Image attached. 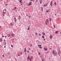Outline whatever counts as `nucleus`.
I'll return each mask as SVG.
<instances>
[{"mask_svg":"<svg viewBox=\"0 0 61 61\" xmlns=\"http://www.w3.org/2000/svg\"><path fill=\"white\" fill-rule=\"evenodd\" d=\"M6 10H3V14H5L6 13Z\"/></svg>","mask_w":61,"mask_h":61,"instance_id":"obj_1","label":"nucleus"},{"mask_svg":"<svg viewBox=\"0 0 61 61\" xmlns=\"http://www.w3.org/2000/svg\"><path fill=\"white\" fill-rule=\"evenodd\" d=\"M38 46L40 48H41V49L42 48V47H41V45H39V44L38 45Z\"/></svg>","mask_w":61,"mask_h":61,"instance_id":"obj_2","label":"nucleus"},{"mask_svg":"<svg viewBox=\"0 0 61 61\" xmlns=\"http://www.w3.org/2000/svg\"><path fill=\"white\" fill-rule=\"evenodd\" d=\"M32 5V2H30V3L28 4V6H29L30 5Z\"/></svg>","mask_w":61,"mask_h":61,"instance_id":"obj_3","label":"nucleus"},{"mask_svg":"<svg viewBox=\"0 0 61 61\" xmlns=\"http://www.w3.org/2000/svg\"><path fill=\"white\" fill-rule=\"evenodd\" d=\"M52 2H53V1H51V6H52Z\"/></svg>","mask_w":61,"mask_h":61,"instance_id":"obj_4","label":"nucleus"},{"mask_svg":"<svg viewBox=\"0 0 61 61\" xmlns=\"http://www.w3.org/2000/svg\"><path fill=\"white\" fill-rule=\"evenodd\" d=\"M42 34L43 35V36H45V35H46V34H45V33H44V32H42Z\"/></svg>","mask_w":61,"mask_h":61,"instance_id":"obj_5","label":"nucleus"},{"mask_svg":"<svg viewBox=\"0 0 61 61\" xmlns=\"http://www.w3.org/2000/svg\"><path fill=\"white\" fill-rule=\"evenodd\" d=\"M45 6H47V4H45L43 5V6L44 7Z\"/></svg>","mask_w":61,"mask_h":61,"instance_id":"obj_6","label":"nucleus"},{"mask_svg":"<svg viewBox=\"0 0 61 61\" xmlns=\"http://www.w3.org/2000/svg\"><path fill=\"white\" fill-rule=\"evenodd\" d=\"M50 39H51L52 38V36L51 35L50 36Z\"/></svg>","mask_w":61,"mask_h":61,"instance_id":"obj_7","label":"nucleus"},{"mask_svg":"<svg viewBox=\"0 0 61 61\" xmlns=\"http://www.w3.org/2000/svg\"><path fill=\"white\" fill-rule=\"evenodd\" d=\"M11 35L12 36H15V35L13 34H11Z\"/></svg>","mask_w":61,"mask_h":61,"instance_id":"obj_8","label":"nucleus"},{"mask_svg":"<svg viewBox=\"0 0 61 61\" xmlns=\"http://www.w3.org/2000/svg\"><path fill=\"white\" fill-rule=\"evenodd\" d=\"M30 26L29 25V27H28V28L27 29L28 30H29V29L30 28Z\"/></svg>","mask_w":61,"mask_h":61,"instance_id":"obj_9","label":"nucleus"},{"mask_svg":"<svg viewBox=\"0 0 61 61\" xmlns=\"http://www.w3.org/2000/svg\"><path fill=\"white\" fill-rule=\"evenodd\" d=\"M22 0H20L19 2H20V3H22Z\"/></svg>","mask_w":61,"mask_h":61,"instance_id":"obj_10","label":"nucleus"},{"mask_svg":"<svg viewBox=\"0 0 61 61\" xmlns=\"http://www.w3.org/2000/svg\"><path fill=\"white\" fill-rule=\"evenodd\" d=\"M25 51L24 50V52H26V48H25Z\"/></svg>","mask_w":61,"mask_h":61,"instance_id":"obj_11","label":"nucleus"},{"mask_svg":"<svg viewBox=\"0 0 61 61\" xmlns=\"http://www.w3.org/2000/svg\"><path fill=\"white\" fill-rule=\"evenodd\" d=\"M44 49L45 50V51H46L47 50V49L46 48H44Z\"/></svg>","mask_w":61,"mask_h":61,"instance_id":"obj_12","label":"nucleus"},{"mask_svg":"<svg viewBox=\"0 0 61 61\" xmlns=\"http://www.w3.org/2000/svg\"><path fill=\"white\" fill-rule=\"evenodd\" d=\"M8 36L9 37H10V35L9 34H8Z\"/></svg>","mask_w":61,"mask_h":61,"instance_id":"obj_13","label":"nucleus"},{"mask_svg":"<svg viewBox=\"0 0 61 61\" xmlns=\"http://www.w3.org/2000/svg\"><path fill=\"white\" fill-rule=\"evenodd\" d=\"M42 0H40V4H42Z\"/></svg>","mask_w":61,"mask_h":61,"instance_id":"obj_14","label":"nucleus"},{"mask_svg":"<svg viewBox=\"0 0 61 61\" xmlns=\"http://www.w3.org/2000/svg\"><path fill=\"white\" fill-rule=\"evenodd\" d=\"M52 52H53V54H55V51H54L53 50Z\"/></svg>","mask_w":61,"mask_h":61,"instance_id":"obj_15","label":"nucleus"},{"mask_svg":"<svg viewBox=\"0 0 61 61\" xmlns=\"http://www.w3.org/2000/svg\"><path fill=\"white\" fill-rule=\"evenodd\" d=\"M0 42H2V38H0Z\"/></svg>","mask_w":61,"mask_h":61,"instance_id":"obj_16","label":"nucleus"},{"mask_svg":"<svg viewBox=\"0 0 61 61\" xmlns=\"http://www.w3.org/2000/svg\"><path fill=\"white\" fill-rule=\"evenodd\" d=\"M46 20V22H47V23L48 22H49L48 20L47 19Z\"/></svg>","mask_w":61,"mask_h":61,"instance_id":"obj_17","label":"nucleus"},{"mask_svg":"<svg viewBox=\"0 0 61 61\" xmlns=\"http://www.w3.org/2000/svg\"><path fill=\"white\" fill-rule=\"evenodd\" d=\"M54 54L55 55V56H56V55H57V54L56 53H55Z\"/></svg>","mask_w":61,"mask_h":61,"instance_id":"obj_18","label":"nucleus"},{"mask_svg":"<svg viewBox=\"0 0 61 61\" xmlns=\"http://www.w3.org/2000/svg\"><path fill=\"white\" fill-rule=\"evenodd\" d=\"M29 55L27 59L28 60V59H29Z\"/></svg>","mask_w":61,"mask_h":61,"instance_id":"obj_19","label":"nucleus"},{"mask_svg":"<svg viewBox=\"0 0 61 61\" xmlns=\"http://www.w3.org/2000/svg\"><path fill=\"white\" fill-rule=\"evenodd\" d=\"M42 37L43 38H45V37L44 36H42Z\"/></svg>","mask_w":61,"mask_h":61,"instance_id":"obj_20","label":"nucleus"},{"mask_svg":"<svg viewBox=\"0 0 61 61\" xmlns=\"http://www.w3.org/2000/svg\"><path fill=\"white\" fill-rule=\"evenodd\" d=\"M51 18H50L49 19V20H50V22H51Z\"/></svg>","mask_w":61,"mask_h":61,"instance_id":"obj_21","label":"nucleus"},{"mask_svg":"<svg viewBox=\"0 0 61 61\" xmlns=\"http://www.w3.org/2000/svg\"><path fill=\"white\" fill-rule=\"evenodd\" d=\"M35 35L36 36H37V33H36Z\"/></svg>","mask_w":61,"mask_h":61,"instance_id":"obj_22","label":"nucleus"},{"mask_svg":"<svg viewBox=\"0 0 61 61\" xmlns=\"http://www.w3.org/2000/svg\"><path fill=\"white\" fill-rule=\"evenodd\" d=\"M42 61H44V58H43L42 59H41Z\"/></svg>","mask_w":61,"mask_h":61,"instance_id":"obj_23","label":"nucleus"},{"mask_svg":"<svg viewBox=\"0 0 61 61\" xmlns=\"http://www.w3.org/2000/svg\"><path fill=\"white\" fill-rule=\"evenodd\" d=\"M41 9L42 11H43V8H42V7H41Z\"/></svg>","mask_w":61,"mask_h":61,"instance_id":"obj_24","label":"nucleus"},{"mask_svg":"<svg viewBox=\"0 0 61 61\" xmlns=\"http://www.w3.org/2000/svg\"><path fill=\"white\" fill-rule=\"evenodd\" d=\"M58 31H56V34H57V33H58Z\"/></svg>","mask_w":61,"mask_h":61,"instance_id":"obj_25","label":"nucleus"},{"mask_svg":"<svg viewBox=\"0 0 61 61\" xmlns=\"http://www.w3.org/2000/svg\"><path fill=\"white\" fill-rule=\"evenodd\" d=\"M59 52L60 53V54H61V52L60 51H59Z\"/></svg>","mask_w":61,"mask_h":61,"instance_id":"obj_26","label":"nucleus"},{"mask_svg":"<svg viewBox=\"0 0 61 61\" xmlns=\"http://www.w3.org/2000/svg\"><path fill=\"white\" fill-rule=\"evenodd\" d=\"M48 11H49V10H46V13H47L48 12Z\"/></svg>","mask_w":61,"mask_h":61,"instance_id":"obj_27","label":"nucleus"},{"mask_svg":"<svg viewBox=\"0 0 61 61\" xmlns=\"http://www.w3.org/2000/svg\"><path fill=\"white\" fill-rule=\"evenodd\" d=\"M18 56H20V55H19V54H18Z\"/></svg>","mask_w":61,"mask_h":61,"instance_id":"obj_28","label":"nucleus"},{"mask_svg":"<svg viewBox=\"0 0 61 61\" xmlns=\"http://www.w3.org/2000/svg\"><path fill=\"white\" fill-rule=\"evenodd\" d=\"M11 47H13V45H11Z\"/></svg>","mask_w":61,"mask_h":61,"instance_id":"obj_29","label":"nucleus"},{"mask_svg":"<svg viewBox=\"0 0 61 61\" xmlns=\"http://www.w3.org/2000/svg\"><path fill=\"white\" fill-rule=\"evenodd\" d=\"M55 5H56V2H55Z\"/></svg>","mask_w":61,"mask_h":61,"instance_id":"obj_30","label":"nucleus"},{"mask_svg":"<svg viewBox=\"0 0 61 61\" xmlns=\"http://www.w3.org/2000/svg\"><path fill=\"white\" fill-rule=\"evenodd\" d=\"M10 25H13V24L12 23H11Z\"/></svg>","mask_w":61,"mask_h":61,"instance_id":"obj_31","label":"nucleus"},{"mask_svg":"<svg viewBox=\"0 0 61 61\" xmlns=\"http://www.w3.org/2000/svg\"><path fill=\"white\" fill-rule=\"evenodd\" d=\"M54 28H55L56 27L55 25H54Z\"/></svg>","mask_w":61,"mask_h":61,"instance_id":"obj_32","label":"nucleus"},{"mask_svg":"<svg viewBox=\"0 0 61 61\" xmlns=\"http://www.w3.org/2000/svg\"><path fill=\"white\" fill-rule=\"evenodd\" d=\"M33 59V56H32L31 57V59Z\"/></svg>","mask_w":61,"mask_h":61,"instance_id":"obj_33","label":"nucleus"},{"mask_svg":"<svg viewBox=\"0 0 61 61\" xmlns=\"http://www.w3.org/2000/svg\"><path fill=\"white\" fill-rule=\"evenodd\" d=\"M6 45V42H5V45Z\"/></svg>","mask_w":61,"mask_h":61,"instance_id":"obj_34","label":"nucleus"},{"mask_svg":"<svg viewBox=\"0 0 61 61\" xmlns=\"http://www.w3.org/2000/svg\"><path fill=\"white\" fill-rule=\"evenodd\" d=\"M16 7H15V9H16Z\"/></svg>","mask_w":61,"mask_h":61,"instance_id":"obj_35","label":"nucleus"},{"mask_svg":"<svg viewBox=\"0 0 61 61\" xmlns=\"http://www.w3.org/2000/svg\"><path fill=\"white\" fill-rule=\"evenodd\" d=\"M19 17H20V18L19 19H21V18L20 17V16H19Z\"/></svg>","mask_w":61,"mask_h":61,"instance_id":"obj_36","label":"nucleus"},{"mask_svg":"<svg viewBox=\"0 0 61 61\" xmlns=\"http://www.w3.org/2000/svg\"><path fill=\"white\" fill-rule=\"evenodd\" d=\"M22 52H21L20 53V54L21 55H22Z\"/></svg>","mask_w":61,"mask_h":61,"instance_id":"obj_37","label":"nucleus"},{"mask_svg":"<svg viewBox=\"0 0 61 61\" xmlns=\"http://www.w3.org/2000/svg\"><path fill=\"white\" fill-rule=\"evenodd\" d=\"M14 19H15V20H16V18H14Z\"/></svg>","mask_w":61,"mask_h":61,"instance_id":"obj_38","label":"nucleus"},{"mask_svg":"<svg viewBox=\"0 0 61 61\" xmlns=\"http://www.w3.org/2000/svg\"><path fill=\"white\" fill-rule=\"evenodd\" d=\"M29 18H30V17H31V16H29Z\"/></svg>","mask_w":61,"mask_h":61,"instance_id":"obj_39","label":"nucleus"},{"mask_svg":"<svg viewBox=\"0 0 61 61\" xmlns=\"http://www.w3.org/2000/svg\"><path fill=\"white\" fill-rule=\"evenodd\" d=\"M39 36H41V34H39Z\"/></svg>","mask_w":61,"mask_h":61,"instance_id":"obj_40","label":"nucleus"},{"mask_svg":"<svg viewBox=\"0 0 61 61\" xmlns=\"http://www.w3.org/2000/svg\"><path fill=\"white\" fill-rule=\"evenodd\" d=\"M47 25V23L46 22L45 23Z\"/></svg>","mask_w":61,"mask_h":61,"instance_id":"obj_41","label":"nucleus"},{"mask_svg":"<svg viewBox=\"0 0 61 61\" xmlns=\"http://www.w3.org/2000/svg\"><path fill=\"white\" fill-rule=\"evenodd\" d=\"M45 40H45V39H44V41H45Z\"/></svg>","mask_w":61,"mask_h":61,"instance_id":"obj_42","label":"nucleus"},{"mask_svg":"<svg viewBox=\"0 0 61 61\" xmlns=\"http://www.w3.org/2000/svg\"><path fill=\"white\" fill-rule=\"evenodd\" d=\"M30 46H32V44H31L30 45Z\"/></svg>","mask_w":61,"mask_h":61,"instance_id":"obj_43","label":"nucleus"},{"mask_svg":"<svg viewBox=\"0 0 61 61\" xmlns=\"http://www.w3.org/2000/svg\"><path fill=\"white\" fill-rule=\"evenodd\" d=\"M3 56V57H4V55H3V56Z\"/></svg>","mask_w":61,"mask_h":61,"instance_id":"obj_44","label":"nucleus"},{"mask_svg":"<svg viewBox=\"0 0 61 61\" xmlns=\"http://www.w3.org/2000/svg\"><path fill=\"white\" fill-rule=\"evenodd\" d=\"M15 22H16V20H15Z\"/></svg>","mask_w":61,"mask_h":61,"instance_id":"obj_45","label":"nucleus"},{"mask_svg":"<svg viewBox=\"0 0 61 61\" xmlns=\"http://www.w3.org/2000/svg\"><path fill=\"white\" fill-rule=\"evenodd\" d=\"M58 54L59 55V56H60V54H59V53H58Z\"/></svg>","mask_w":61,"mask_h":61,"instance_id":"obj_46","label":"nucleus"},{"mask_svg":"<svg viewBox=\"0 0 61 61\" xmlns=\"http://www.w3.org/2000/svg\"><path fill=\"white\" fill-rule=\"evenodd\" d=\"M5 37V36H2V37Z\"/></svg>","mask_w":61,"mask_h":61,"instance_id":"obj_47","label":"nucleus"},{"mask_svg":"<svg viewBox=\"0 0 61 61\" xmlns=\"http://www.w3.org/2000/svg\"><path fill=\"white\" fill-rule=\"evenodd\" d=\"M3 16H5V15H4V14H3Z\"/></svg>","mask_w":61,"mask_h":61,"instance_id":"obj_48","label":"nucleus"},{"mask_svg":"<svg viewBox=\"0 0 61 61\" xmlns=\"http://www.w3.org/2000/svg\"><path fill=\"white\" fill-rule=\"evenodd\" d=\"M4 47V48H5V47H6V46H5Z\"/></svg>","mask_w":61,"mask_h":61,"instance_id":"obj_49","label":"nucleus"},{"mask_svg":"<svg viewBox=\"0 0 61 61\" xmlns=\"http://www.w3.org/2000/svg\"><path fill=\"white\" fill-rule=\"evenodd\" d=\"M39 55H40V52L39 53Z\"/></svg>","mask_w":61,"mask_h":61,"instance_id":"obj_50","label":"nucleus"},{"mask_svg":"<svg viewBox=\"0 0 61 61\" xmlns=\"http://www.w3.org/2000/svg\"><path fill=\"white\" fill-rule=\"evenodd\" d=\"M27 52H28V53H29V51H28Z\"/></svg>","mask_w":61,"mask_h":61,"instance_id":"obj_51","label":"nucleus"},{"mask_svg":"<svg viewBox=\"0 0 61 61\" xmlns=\"http://www.w3.org/2000/svg\"><path fill=\"white\" fill-rule=\"evenodd\" d=\"M48 4V2L47 3H46L47 5Z\"/></svg>","mask_w":61,"mask_h":61,"instance_id":"obj_52","label":"nucleus"},{"mask_svg":"<svg viewBox=\"0 0 61 61\" xmlns=\"http://www.w3.org/2000/svg\"><path fill=\"white\" fill-rule=\"evenodd\" d=\"M8 54H10V53H8Z\"/></svg>","mask_w":61,"mask_h":61,"instance_id":"obj_53","label":"nucleus"},{"mask_svg":"<svg viewBox=\"0 0 61 61\" xmlns=\"http://www.w3.org/2000/svg\"><path fill=\"white\" fill-rule=\"evenodd\" d=\"M4 41H5V40H4Z\"/></svg>","mask_w":61,"mask_h":61,"instance_id":"obj_54","label":"nucleus"},{"mask_svg":"<svg viewBox=\"0 0 61 61\" xmlns=\"http://www.w3.org/2000/svg\"><path fill=\"white\" fill-rule=\"evenodd\" d=\"M29 50H30V48H29Z\"/></svg>","mask_w":61,"mask_h":61,"instance_id":"obj_55","label":"nucleus"},{"mask_svg":"<svg viewBox=\"0 0 61 61\" xmlns=\"http://www.w3.org/2000/svg\"><path fill=\"white\" fill-rule=\"evenodd\" d=\"M5 5H7V4H5Z\"/></svg>","mask_w":61,"mask_h":61,"instance_id":"obj_56","label":"nucleus"},{"mask_svg":"<svg viewBox=\"0 0 61 61\" xmlns=\"http://www.w3.org/2000/svg\"><path fill=\"white\" fill-rule=\"evenodd\" d=\"M37 1H38V0H37V1H36V2H37Z\"/></svg>","mask_w":61,"mask_h":61,"instance_id":"obj_57","label":"nucleus"},{"mask_svg":"<svg viewBox=\"0 0 61 61\" xmlns=\"http://www.w3.org/2000/svg\"><path fill=\"white\" fill-rule=\"evenodd\" d=\"M32 1H33V2L34 1V0H32Z\"/></svg>","mask_w":61,"mask_h":61,"instance_id":"obj_58","label":"nucleus"},{"mask_svg":"<svg viewBox=\"0 0 61 61\" xmlns=\"http://www.w3.org/2000/svg\"><path fill=\"white\" fill-rule=\"evenodd\" d=\"M1 1H3V0H0Z\"/></svg>","mask_w":61,"mask_h":61,"instance_id":"obj_59","label":"nucleus"},{"mask_svg":"<svg viewBox=\"0 0 61 61\" xmlns=\"http://www.w3.org/2000/svg\"><path fill=\"white\" fill-rule=\"evenodd\" d=\"M30 60V61H32V60H31V59Z\"/></svg>","mask_w":61,"mask_h":61,"instance_id":"obj_60","label":"nucleus"},{"mask_svg":"<svg viewBox=\"0 0 61 61\" xmlns=\"http://www.w3.org/2000/svg\"><path fill=\"white\" fill-rule=\"evenodd\" d=\"M30 59H30V58H29V60H30Z\"/></svg>","mask_w":61,"mask_h":61,"instance_id":"obj_61","label":"nucleus"},{"mask_svg":"<svg viewBox=\"0 0 61 61\" xmlns=\"http://www.w3.org/2000/svg\"><path fill=\"white\" fill-rule=\"evenodd\" d=\"M26 4L27 5V3Z\"/></svg>","mask_w":61,"mask_h":61,"instance_id":"obj_62","label":"nucleus"},{"mask_svg":"<svg viewBox=\"0 0 61 61\" xmlns=\"http://www.w3.org/2000/svg\"><path fill=\"white\" fill-rule=\"evenodd\" d=\"M5 38H6V36H5Z\"/></svg>","mask_w":61,"mask_h":61,"instance_id":"obj_63","label":"nucleus"},{"mask_svg":"<svg viewBox=\"0 0 61 61\" xmlns=\"http://www.w3.org/2000/svg\"><path fill=\"white\" fill-rule=\"evenodd\" d=\"M60 34H61V32H60Z\"/></svg>","mask_w":61,"mask_h":61,"instance_id":"obj_64","label":"nucleus"}]
</instances>
